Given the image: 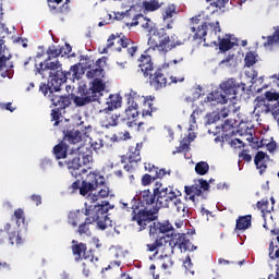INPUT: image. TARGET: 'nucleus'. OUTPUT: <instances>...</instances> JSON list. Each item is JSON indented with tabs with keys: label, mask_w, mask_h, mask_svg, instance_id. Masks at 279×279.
Listing matches in <instances>:
<instances>
[{
	"label": "nucleus",
	"mask_w": 279,
	"mask_h": 279,
	"mask_svg": "<svg viewBox=\"0 0 279 279\" xmlns=\"http://www.w3.org/2000/svg\"><path fill=\"white\" fill-rule=\"evenodd\" d=\"M110 196V187L101 189L98 194L97 192H90L86 197L85 202V222L80 225L78 233L81 234H90V229L88 226L90 223H97L99 230H106L108 223H110V218H108V210H112L114 205H110L108 202H101L106 197ZM101 202V204H99Z\"/></svg>",
	"instance_id": "1"
},
{
	"label": "nucleus",
	"mask_w": 279,
	"mask_h": 279,
	"mask_svg": "<svg viewBox=\"0 0 279 279\" xmlns=\"http://www.w3.org/2000/svg\"><path fill=\"white\" fill-rule=\"evenodd\" d=\"M192 25H201L195 27H191V32H193L194 40H202L208 32H210L213 36V40L210 41V45H215V47L219 46L220 51H229V49H232V47L236 46V38H234L232 35H226L222 39L221 36H217V32H221V28L219 27V22H216V24L205 22V15L204 13H201L194 17L191 19Z\"/></svg>",
	"instance_id": "2"
},
{
	"label": "nucleus",
	"mask_w": 279,
	"mask_h": 279,
	"mask_svg": "<svg viewBox=\"0 0 279 279\" xmlns=\"http://www.w3.org/2000/svg\"><path fill=\"white\" fill-rule=\"evenodd\" d=\"M175 247L180 248V252H195L197 250V246L193 245L184 233L174 234L170 240L159 238L154 244H147L148 252H156L155 254H159V258H169Z\"/></svg>",
	"instance_id": "3"
},
{
	"label": "nucleus",
	"mask_w": 279,
	"mask_h": 279,
	"mask_svg": "<svg viewBox=\"0 0 279 279\" xmlns=\"http://www.w3.org/2000/svg\"><path fill=\"white\" fill-rule=\"evenodd\" d=\"M156 206L159 208H169L173 206L180 217H189V207L182 199V192L171 186L162 187V183H156L154 189Z\"/></svg>",
	"instance_id": "4"
},
{
	"label": "nucleus",
	"mask_w": 279,
	"mask_h": 279,
	"mask_svg": "<svg viewBox=\"0 0 279 279\" xmlns=\"http://www.w3.org/2000/svg\"><path fill=\"white\" fill-rule=\"evenodd\" d=\"M106 183V179L104 175L96 173V172H89L86 177V180L83 181L82 186L80 187V181H75L72 183L71 189L72 193L74 191H77L80 189V193L83 196L88 197L90 193H96V195H99V191L101 189H108V186H104Z\"/></svg>",
	"instance_id": "5"
},
{
	"label": "nucleus",
	"mask_w": 279,
	"mask_h": 279,
	"mask_svg": "<svg viewBox=\"0 0 279 279\" xmlns=\"http://www.w3.org/2000/svg\"><path fill=\"white\" fill-rule=\"evenodd\" d=\"M140 69L144 73V77L150 75V86L156 90H160V88L167 86V76L163 75L162 70H158L151 74L154 71V63L151 62V57L149 54H142L140 59Z\"/></svg>",
	"instance_id": "6"
},
{
	"label": "nucleus",
	"mask_w": 279,
	"mask_h": 279,
	"mask_svg": "<svg viewBox=\"0 0 279 279\" xmlns=\"http://www.w3.org/2000/svg\"><path fill=\"white\" fill-rule=\"evenodd\" d=\"M84 149H87L86 146H73L71 147V153L69 154L70 160L68 162V169L73 175V178H77V175H82V173H86V169H82V163H80V157L86 158V155H84Z\"/></svg>",
	"instance_id": "7"
},
{
	"label": "nucleus",
	"mask_w": 279,
	"mask_h": 279,
	"mask_svg": "<svg viewBox=\"0 0 279 279\" xmlns=\"http://www.w3.org/2000/svg\"><path fill=\"white\" fill-rule=\"evenodd\" d=\"M148 45L153 51H158L165 56V53H168V51H171L174 47L182 45V43L179 40L175 41V36L169 37L166 35L159 37L158 41H156V37H149Z\"/></svg>",
	"instance_id": "8"
},
{
	"label": "nucleus",
	"mask_w": 279,
	"mask_h": 279,
	"mask_svg": "<svg viewBox=\"0 0 279 279\" xmlns=\"http://www.w3.org/2000/svg\"><path fill=\"white\" fill-rule=\"evenodd\" d=\"M143 102L144 106L151 108V102L147 101L146 97L140 96L136 92H131L128 96L129 107L125 109L128 119H136L138 117V105Z\"/></svg>",
	"instance_id": "9"
},
{
	"label": "nucleus",
	"mask_w": 279,
	"mask_h": 279,
	"mask_svg": "<svg viewBox=\"0 0 279 279\" xmlns=\"http://www.w3.org/2000/svg\"><path fill=\"white\" fill-rule=\"evenodd\" d=\"M221 90L232 99H236V95L245 93V83H239L234 78H229L220 84Z\"/></svg>",
	"instance_id": "10"
},
{
	"label": "nucleus",
	"mask_w": 279,
	"mask_h": 279,
	"mask_svg": "<svg viewBox=\"0 0 279 279\" xmlns=\"http://www.w3.org/2000/svg\"><path fill=\"white\" fill-rule=\"evenodd\" d=\"M209 184L204 179H199L195 181V183L191 186L185 185V199H191V202H195V196L199 197L203 191H208Z\"/></svg>",
	"instance_id": "11"
},
{
	"label": "nucleus",
	"mask_w": 279,
	"mask_h": 279,
	"mask_svg": "<svg viewBox=\"0 0 279 279\" xmlns=\"http://www.w3.org/2000/svg\"><path fill=\"white\" fill-rule=\"evenodd\" d=\"M121 95L112 94L101 102V109L99 112H114V110L121 108Z\"/></svg>",
	"instance_id": "12"
},
{
	"label": "nucleus",
	"mask_w": 279,
	"mask_h": 279,
	"mask_svg": "<svg viewBox=\"0 0 279 279\" xmlns=\"http://www.w3.org/2000/svg\"><path fill=\"white\" fill-rule=\"evenodd\" d=\"M106 89V84L101 80H94L92 87L84 94L89 101H97L99 95Z\"/></svg>",
	"instance_id": "13"
},
{
	"label": "nucleus",
	"mask_w": 279,
	"mask_h": 279,
	"mask_svg": "<svg viewBox=\"0 0 279 279\" xmlns=\"http://www.w3.org/2000/svg\"><path fill=\"white\" fill-rule=\"evenodd\" d=\"M60 69H62V63H60V61H51V59H47L45 61V65L41 63L39 66H37V73H39V75H45V71H50L49 75L51 76L53 73L60 71Z\"/></svg>",
	"instance_id": "14"
},
{
	"label": "nucleus",
	"mask_w": 279,
	"mask_h": 279,
	"mask_svg": "<svg viewBox=\"0 0 279 279\" xmlns=\"http://www.w3.org/2000/svg\"><path fill=\"white\" fill-rule=\"evenodd\" d=\"M133 221H136L141 228H145L148 223H151L154 221L155 216L147 209H141L137 214L136 211H133Z\"/></svg>",
	"instance_id": "15"
},
{
	"label": "nucleus",
	"mask_w": 279,
	"mask_h": 279,
	"mask_svg": "<svg viewBox=\"0 0 279 279\" xmlns=\"http://www.w3.org/2000/svg\"><path fill=\"white\" fill-rule=\"evenodd\" d=\"M254 114L256 117L260 114H268V112H271V104L269 100L265 99V97H257L254 101Z\"/></svg>",
	"instance_id": "16"
},
{
	"label": "nucleus",
	"mask_w": 279,
	"mask_h": 279,
	"mask_svg": "<svg viewBox=\"0 0 279 279\" xmlns=\"http://www.w3.org/2000/svg\"><path fill=\"white\" fill-rule=\"evenodd\" d=\"M114 45H119L123 47V49H125L130 47V39H128L126 37L111 35L107 40V47L104 48L102 53H108V50L111 49V47H114Z\"/></svg>",
	"instance_id": "17"
},
{
	"label": "nucleus",
	"mask_w": 279,
	"mask_h": 279,
	"mask_svg": "<svg viewBox=\"0 0 279 279\" xmlns=\"http://www.w3.org/2000/svg\"><path fill=\"white\" fill-rule=\"evenodd\" d=\"M267 162H269V155L263 151H257L254 158V163L260 175L267 171Z\"/></svg>",
	"instance_id": "18"
},
{
	"label": "nucleus",
	"mask_w": 279,
	"mask_h": 279,
	"mask_svg": "<svg viewBox=\"0 0 279 279\" xmlns=\"http://www.w3.org/2000/svg\"><path fill=\"white\" fill-rule=\"evenodd\" d=\"M66 75H69V73H65L64 71H62V68L50 75L51 77L50 84L51 86H54L53 87L54 90H60V87L62 86V84L66 82Z\"/></svg>",
	"instance_id": "19"
},
{
	"label": "nucleus",
	"mask_w": 279,
	"mask_h": 279,
	"mask_svg": "<svg viewBox=\"0 0 279 279\" xmlns=\"http://www.w3.org/2000/svg\"><path fill=\"white\" fill-rule=\"evenodd\" d=\"M100 114H104L101 120L102 128H114L119 122V114L112 113V111L100 112Z\"/></svg>",
	"instance_id": "20"
},
{
	"label": "nucleus",
	"mask_w": 279,
	"mask_h": 279,
	"mask_svg": "<svg viewBox=\"0 0 279 279\" xmlns=\"http://www.w3.org/2000/svg\"><path fill=\"white\" fill-rule=\"evenodd\" d=\"M207 99L208 101H216V104H228V101H232V97H229L222 89L213 92L208 95Z\"/></svg>",
	"instance_id": "21"
},
{
	"label": "nucleus",
	"mask_w": 279,
	"mask_h": 279,
	"mask_svg": "<svg viewBox=\"0 0 279 279\" xmlns=\"http://www.w3.org/2000/svg\"><path fill=\"white\" fill-rule=\"evenodd\" d=\"M173 230V226L169 222H153L150 225V234H165L166 232H171Z\"/></svg>",
	"instance_id": "22"
},
{
	"label": "nucleus",
	"mask_w": 279,
	"mask_h": 279,
	"mask_svg": "<svg viewBox=\"0 0 279 279\" xmlns=\"http://www.w3.org/2000/svg\"><path fill=\"white\" fill-rule=\"evenodd\" d=\"M141 149H143V143L130 147L128 153V160L130 165L141 162Z\"/></svg>",
	"instance_id": "23"
},
{
	"label": "nucleus",
	"mask_w": 279,
	"mask_h": 279,
	"mask_svg": "<svg viewBox=\"0 0 279 279\" xmlns=\"http://www.w3.org/2000/svg\"><path fill=\"white\" fill-rule=\"evenodd\" d=\"M99 64H101V59L96 61L95 69L87 71L86 77H88V80H101V77H104V69H101Z\"/></svg>",
	"instance_id": "24"
},
{
	"label": "nucleus",
	"mask_w": 279,
	"mask_h": 279,
	"mask_svg": "<svg viewBox=\"0 0 279 279\" xmlns=\"http://www.w3.org/2000/svg\"><path fill=\"white\" fill-rule=\"evenodd\" d=\"M128 16H130V11L113 12V14H108L109 21L99 22L98 26L104 27V25H109L112 21H123V19H128Z\"/></svg>",
	"instance_id": "25"
},
{
	"label": "nucleus",
	"mask_w": 279,
	"mask_h": 279,
	"mask_svg": "<svg viewBox=\"0 0 279 279\" xmlns=\"http://www.w3.org/2000/svg\"><path fill=\"white\" fill-rule=\"evenodd\" d=\"M50 101H51V104H53L54 106H57L61 109L69 107V105L71 104V100H69V97L58 96V95H52L50 97Z\"/></svg>",
	"instance_id": "26"
},
{
	"label": "nucleus",
	"mask_w": 279,
	"mask_h": 279,
	"mask_svg": "<svg viewBox=\"0 0 279 279\" xmlns=\"http://www.w3.org/2000/svg\"><path fill=\"white\" fill-rule=\"evenodd\" d=\"M72 252L74 256H76L75 260H80V258H86V244L80 243L72 246Z\"/></svg>",
	"instance_id": "27"
},
{
	"label": "nucleus",
	"mask_w": 279,
	"mask_h": 279,
	"mask_svg": "<svg viewBox=\"0 0 279 279\" xmlns=\"http://www.w3.org/2000/svg\"><path fill=\"white\" fill-rule=\"evenodd\" d=\"M252 226V216H242L236 220L238 230H247Z\"/></svg>",
	"instance_id": "28"
},
{
	"label": "nucleus",
	"mask_w": 279,
	"mask_h": 279,
	"mask_svg": "<svg viewBox=\"0 0 279 279\" xmlns=\"http://www.w3.org/2000/svg\"><path fill=\"white\" fill-rule=\"evenodd\" d=\"M141 25L145 32L153 34V36L156 38V24H154L151 20L144 17V20L141 22Z\"/></svg>",
	"instance_id": "29"
},
{
	"label": "nucleus",
	"mask_w": 279,
	"mask_h": 279,
	"mask_svg": "<svg viewBox=\"0 0 279 279\" xmlns=\"http://www.w3.org/2000/svg\"><path fill=\"white\" fill-rule=\"evenodd\" d=\"M140 199L149 206L156 202V194H151L149 190H144L140 193Z\"/></svg>",
	"instance_id": "30"
},
{
	"label": "nucleus",
	"mask_w": 279,
	"mask_h": 279,
	"mask_svg": "<svg viewBox=\"0 0 279 279\" xmlns=\"http://www.w3.org/2000/svg\"><path fill=\"white\" fill-rule=\"evenodd\" d=\"M64 141H68V143H71V145H77V143L82 141V135L80 134V131H70L65 135Z\"/></svg>",
	"instance_id": "31"
},
{
	"label": "nucleus",
	"mask_w": 279,
	"mask_h": 279,
	"mask_svg": "<svg viewBox=\"0 0 279 279\" xmlns=\"http://www.w3.org/2000/svg\"><path fill=\"white\" fill-rule=\"evenodd\" d=\"M66 151H68V148H66V144L64 143H60L53 148V154L58 160H60V158H66Z\"/></svg>",
	"instance_id": "32"
},
{
	"label": "nucleus",
	"mask_w": 279,
	"mask_h": 279,
	"mask_svg": "<svg viewBox=\"0 0 279 279\" xmlns=\"http://www.w3.org/2000/svg\"><path fill=\"white\" fill-rule=\"evenodd\" d=\"M68 221L70 226H73V228H77V223L82 221V211L80 210L70 211Z\"/></svg>",
	"instance_id": "33"
},
{
	"label": "nucleus",
	"mask_w": 279,
	"mask_h": 279,
	"mask_svg": "<svg viewBox=\"0 0 279 279\" xmlns=\"http://www.w3.org/2000/svg\"><path fill=\"white\" fill-rule=\"evenodd\" d=\"M208 171H210V166H208V162L199 161V162L196 163L195 172L198 175H206V173H208Z\"/></svg>",
	"instance_id": "34"
},
{
	"label": "nucleus",
	"mask_w": 279,
	"mask_h": 279,
	"mask_svg": "<svg viewBox=\"0 0 279 279\" xmlns=\"http://www.w3.org/2000/svg\"><path fill=\"white\" fill-rule=\"evenodd\" d=\"M129 19H130V11H129V16L123 19L124 23L129 27H136V25H138V23H143V21H145V16H143V15H135L133 17L132 22H128Z\"/></svg>",
	"instance_id": "35"
},
{
	"label": "nucleus",
	"mask_w": 279,
	"mask_h": 279,
	"mask_svg": "<svg viewBox=\"0 0 279 279\" xmlns=\"http://www.w3.org/2000/svg\"><path fill=\"white\" fill-rule=\"evenodd\" d=\"M220 66H227V69H234V66H236V59L234 58V56H229L220 61Z\"/></svg>",
	"instance_id": "36"
},
{
	"label": "nucleus",
	"mask_w": 279,
	"mask_h": 279,
	"mask_svg": "<svg viewBox=\"0 0 279 279\" xmlns=\"http://www.w3.org/2000/svg\"><path fill=\"white\" fill-rule=\"evenodd\" d=\"M143 5L147 12H156V10H159L160 8V3L156 0L144 1Z\"/></svg>",
	"instance_id": "37"
},
{
	"label": "nucleus",
	"mask_w": 279,
	"mask_h": 279,
	"mask_svg": "<svg viewBox=\"0 0 279 279\" xmlns=\"http://www.w3.org/2000/svg\"><path fill=\"white\" fill-rule=\"evenodd\" d=\"M197 117H199V111L194 110L193 113L190 116V132H195V130H197Z\"/></svg>",
	"instance_id": "38"
},
{
	"label": "nucleus",
	"mask_w": 279,
	"mask_h": 279,
	"mask_svg": "<svg viewBox=\"0 0 279 279\" xmlns=\"http://www.w3.org/2000/svg\"><path fill=\"white\" fill-rule=\"evenodd\" d=\"M47 54H48V60H53V58H58V56L62 54V49L56 46H50L47 50Z\"/></svg>",
	"instance_id": "39"
},
{
	"label": "nucleus",
	"mask_w": 279,
	"mask_h": 279,
	"mask_svg": "<svg viewBox=\"0 0 279 279\" xmlns=\"http://www.w3.org/2000/svg\"><path fill=\"white\" fill-rule=\"evenodd\" d=\"M276 43L279 44V29L276 31V33L274 34L272 37H271V36H268V37H267V41L264 43V47H265L266 49H269L272 45H276Z\"/></svg>",
	"instance_id": "40"
},
{
	"label": "nucleus",
	"mask_w": 279,
	"mask_h": 279,
	"mask_svg": "<svg viewBox=\"0 0 279 279\" xmlns=\"http://www.w3.org/2000/svg\"><path fill=\"white\" fill-rule=\"evenodd\" d=\"M257 61L258 59L256 57V53L254 52H247L244 58L245 66H254V64H256Z\"/></svg>",
	"instance_id": "41"
},
{
	"label": "nucleus",
	"mask_w": 279,
	"mask_h": 279,
	"mask_svg": "<svg viewBox=\"0 0 279 279\" xmlns=\"http://www.w3.org/2000/svg\"><path fill=\"white\" fill-rule=\"evenodd\" d=\"M175 5L174 4H169L163 13V21H167V19H173L175 16Z\"/></svg>",
	"instance_id": "42"
},
{
	"label": "nucleus",
	"mask_w": 279,
	"mask_h": 279,
	"mask_svg": "<svg viewBox=\"0 0 279 279\" xmlns=\"http://www.w3.org/2000/svg\"><path fill=\"white\" fill-rule=\"evenodd\" d=\"M68 75H71L72 80H80L82 72H80V65H72Z\"/></svg>",
	"instance_id": "43"
},
{
	"label": "nucleus",
	"mask_w": 279,
	"mask_h": 279,
	"mask_svg": "<svg viewBox=\"0 0 279 279\" xmlns=\"http://www.w3.org/2000/svg\"><path fill=\"white\" fill-rule=\"evenodd\" d=\"M14 217L16 220L17 226H21V223H25V214L23 213V209H17L14 211Z\"/></svg>",
	"instance_id": "44"
},
{
	"label": "nucleus",
	"mask_w": 279,
	"mask_h": 279,
	"mask_svg": "<svg viewBox=\"0 0 279 279\" xmlns=\"http://www.w3.org/2000/svg\"><path fill=\"white\" fill-rule=\"evenodd\" d=\"M74 104L76 106H86V104H89L88 98L83 94L82 96H76L74 98Z\"/></svg>",
	"instance_id": "45"
},
{
	"label": "nucleus",
	"mask_w": 279,
	"mask_h": 279,
	"mask_svg": "<svg viewBox=\"0 0 279 279\" xmlns=\"http://www.w3.org/2000/svg\"><path fill=\"white\" fill-rule=\"evenodd\" d=\"M9 241L12 245H14V243L16 245H21V243H23V241L21 240V235L16 234V232L9 234Z\"/></svg>",
	"instance_id": "46"
},
{
	"label": "nucleus",
	"mask_w": 279,
	"mask_h": 279,
	"mask_svg": "<svg viewBox=\"0 0 279 279\" xmlns=\"http://www.w3.org/2000/svg\"><path fill=\"white\" fill-rule=\"evenodd\" d=\"M90 147L94 151H99L104 147V140L90 141Z\"/></svg>",
	"instance_id": "47"
},
{
	"label": "nucleus",
	"mask_w": 279,
	"mask_h": 279,
	"mask_svg": "<svg viewBox=\"0 0 279 279\" xmlns=\"http://www.w3.org/2000/svg\"><path fill=\"white\" fill-rule=\"evenodd\" d=\"M246 141H248V143L251 144V147H253V149H256L258 147H260V143L258 140L254 138L252 135H250Z\"/></svg>",
	"instance_id": "48"
},
{
	"label": "nucleus",
	"mask_w": 279,
	"mask_h": 279,
	"mask_svg": "<svg viewBox=\"0 0 279 279\" xmlns=\"http://www.w3.org/2000/svg\"><path fill=\"white\" fill-rule=\"evenodd\" d=\"M11 228H12V226L10 223L5 225L4 231L3 230L0 231V241H3L4 239H8V232H10Z\"/></svg>",
	"instance_id": "49"
},
{
	"label": "nucleus",
	"mask_w": 279,
	"mask_h": 279,
	"mask_svg": "<svg viewBox=\"0 0 279 279\" xmlns=\"http://www.w3.org/2000/svg\"><path fill=\"white\" fill-rule=\"evenodd\" d=\"M153 180H156V178H153L151 175L149 174H145L143 178H142V184L144 186H148V184H151V181Z\"/></svg>",
	"instance_id": "50"
},
{
	"label": "nucleus",
	"mask_w": 279,
	"mask_h": 279,
	"mask_svg": "<svg viewBox=\"0 0 279 279\" xmlns=\"http://www.w3.org/2000/svg\"><path fill=\"white\" fill-rule=\"evenodd\" d=\"M171 174V170L166 171L165 169H160L159 171H156V177L157 179H160L166 177V175H170Z\"/></svg>",
	"instance_id": "51"
},
{
	"label": "nucleus",
	"mask_w": 279,
	"mask_h": 279,
	"mask_svg": "<svg viewBox=\"0 0 279 279\" xmlns=\"http://www.w3.org/2000/svg\"><path fill=\"white\" fill-rule=\"evenodd\" d=\"M231 147H234V149H241V147H243V142L239 138H234L231 141Z\"/></svg>",
	"instance_id": "52"
},
{
	"label": "nucleus",
	"mask_w": 279,
	"mask_h": 279,
	"mask_svg": "<svg viewBox=\"0 0 279 279\" xmlns=\"http://www.w3.org/2000/svg\"><path fill=\"white\" fill-rule=\"evenodd\" d=\"M239 156L240 158H242V160H245L246 162L252 161V156L247 154V150H242Z\"/></svg>",
	"instance_id": "53"
},
{
	"label": "nucleus",
	"mask_w": 279,
	"mask_h": 279,
	"mask_svg": "<svg viewBox=\"0 0 279 279\" xmlns=\"http://www.w3.org/2000/svg\"><path fill=\"white\" fill-rule=\"evenodd\" d=\"M8 60H10V58H8L5 56H0V73H1V71H5V69H7L5 62H8Z\"/></svg>",
	"instance_id": "54"
},
{
	"label": "nucleus",
	"mask_w": 279,
	"mask_h": 279,
	"mask_svg": "<svg viewBox=\"0 0 279 279\" xmlns=\"http://www.w3.org/2000/svg\"><path fill=\"white\" fill-rule=\"evenodd\" d=\"M183 61H184V58L179 57L178 59H173L172 61L165 63L163 69H165V66H171V64H181V62H183Z\"/></svg>",
	"instance_id": "55"
},
{
	"label": "nucleus",
	"mask_w": 279,
	"mask_h": 279,
	"mask_svg": "<svg viewBox=\"0 0 279 279\" xmlns=\"http://www.w3.org/2000/svg\"><path fill=\"white\" fill-rule=\"evenodd\" d=\"M269 80H271L272 85H275L279 88V74L270 75Z\"/></svg>",
	"instance_id": "56"
},
{
	"label": "nucleus",
	"mask_w": 279,
	"mask_h": 279,
	"mask_svg": "<svg viewBox=\"0 0 279 279\" xmlns=\"http://www.w3.org/2000/svg\"><path fill=\"white\" fill-rule=\"evenodd\" d=\"M228 1H229V0H216V1L214 2V5H215L216 8L221 9V8H225V7H226V3H228Z\"/></svg>",
	"instance_id": "57"
},
{
	"label": "nucleus",
	"mask_w": 279,
	"mask_h": 279,
	"mask_svg": "<svg viewBox=\"0 0 279 279\" xmlns=\"http://www.w3.org/2000/svg\"><path fill=\"white\" fill-rule=\"evenodd\" d=\"M74 120H75V125H78V126H83L84 125V121L82 120V116L75 114L74 116Z\"/></svg>",
	"instance_id": "58"
},
{
	"label": "nucleus",
	"mask_w": 279,
	"mask_h": 279,
	"mask_svg": "<svg viewBox=\"0 0 279 279\" xmlns=\"http://www.w3.org/2000/svg\"><path fill=\"white\" fill-rule=\"evenodd\" d=\"M31 198L33 202H36V206H40V204H43V197H40V195H33Z\"/></svg>",
	"instance_id": "59"
},
{
	"label": "nucleus",
	"mask_w": 279,
	"mask_h": 279,
	"mask_svg": "<svg viewBox=\"0 0 279 279\" xmlns=\"http://www.w3.org/2000/svg\"><path fill=\"white\" fill-rule=\"evenodd\" d=\"M185 269H191V267H193V262H191V257H186V259L183 263Z\"/></svg>",
	"instance_id": "60"
},
{
	"label": "nucleus",
	"mask_w": 279,
	"mask_h": 279,
	"mask_svg": "<svg viewBox=\"0 0 279 279\" xmlns=\"http://www.w3.org/2000/svg\"><path fill=\"white\" fill-rule=\"evenodd\" d=\"M170 80H171V84H178V82H183L184 81V76H180V77L171 76Z\"/></svg>",
	"instance_id": "61"
},
{
	"label": "nucleus",
	"mask_w": 279,
	"mask_h": 279,
	"mask_svg": "<svg viewBox=\"0 0 279 279\" xmlns=\"http://www.w3.org/2000/svg\"><path fill=\"white\" fill-rule=\"evenodd\" d=\"M137 47L136 46H132L128 49V53L129 56H131V58H133V56L136 53Z\"/></svg>",
	"instance_id": "62"
},
{
	"label": "nucleus",
	"mask_w": 279,
	"mask_h": 279,
	"mask_svg": "<svg viewBox=\"0 0 279 279\" xmlns=\"http://www.w3.org/2000/svg\"><path fill=\"white\" fill-rule=\"evenodd\" d=\"M226 118H228V109H222L219 112V119H226Z\"/></svg>",
	"instance_id": "63"
},
{
	"label": "nucleus",
	"mask_w": 279,
	"mask_h": 279,
	"mask_svg": "<svg viewBox=\"0 0 279 279\" xmlns=\"http://www.w3.org/2000/svg\"><path fill=\"white\" fill-rule=\"evenodd\" d=\"M274 119L277 121V124L279 125V108L272 112Z\"/></svg>",
	"instance_id": "64"
}]
</instances>
